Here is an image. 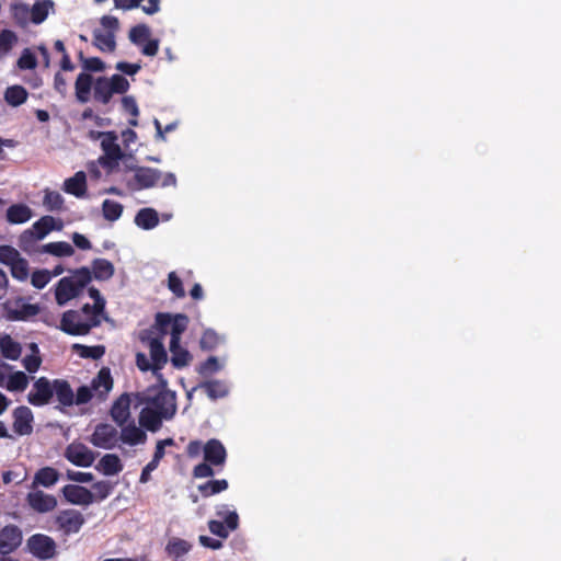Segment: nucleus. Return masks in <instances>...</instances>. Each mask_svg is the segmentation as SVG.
<instances>
[{"mask_svg": "<svg viewBox=\"0 0 561 561\" xmlns=\"http://www.w3.org/2000/svg\"><path fill=\"white\" fill-rule=\"evenodd\" d=\"M92 89L94 101L107 104L113 94H123L127 92L129 89V82L122 75H113L111 78L102 76L94 80L92 75L88 72H80L75 82L76 98L78 102H89Z\"/></svg>", "mask_w": 561, "mask_h": 561, "instance_id": "1", "label": "nucleus"}, {"mask_svg": "<svg viewBox=\"0 0 561 561\" xmlns=\"http://www.w3.org/2000/svg\"><path fill=\"white\" fill-rule=\"evenodd\" d=\"M101 322V318L90 310V304H85L79 310L65 311L59 328L69 335L79 336L89 334Z\"/></svg>", "mask_w": 561, "mask_h": 561, "instance_id": "2", "label": "nucleus"}, {"mask_svg": "<svg viewBox=\"0 0 561 561\" xmlns=\"http://www.w3.org/2000/svg\"><path fill=\"white\" fill-rule=\"evenodd\" d=\"M91 279V270L85 266L77 268L70 276L62 277L55 288L56 302L64 306L69 300L78 297Z\"/></svg>", "mask_w": 561, "mask_h": 561, "instance_id": "3", "label": "nucleus"}, {"mask_svg": "<svg viewBox=\"0 0 561 561\" xmlns=\"http://www.w3.org/2000/svg\"><path fill=\"white\" fill-rule=\"evenodd\" d=\"M114 380L108 367H102L98 375L92 379L91 387L81 386L75 393V404L82 405L91 401L93 396L100 402L107 399L110 391L113 389Z\"/></svg>", "mask_w": 561, "mask_h": 561, "instance_id": "4", "label": "nucleus"}, {"mask_svg": "<svg viewBox=\"0 0 561 561\" xmlns=\"http://www.w3.org/2000/svg\"><path fill=\"white\" fill-rule=\"evenodd\" d=\"M64 228L61 219L46 215L32 225V228L23 231L19 238V247L27 253L35 250L38 240L44 239L49 232L60 231Z\"/></svg>", "mask_w": 561, "mask_h": 561, "instance_id": "5", "label": "nucleus"}, {"mask_svg": "<svg viewBox=\"0 0 561 561\" xmlns=\"http://www.w3.org/2000/svg\"><path fill=\"white\" fill-rule=\"evenodd\" d=\"M188 317L184 313H157L156 325L162 335L170 334L173 345L181 342V336L188 325Z\"/></svg>", "mask_w": 561, "mask_h": 561, "instance_id": "6", "label": "nucleus"}, {"mask_svg": "<svg viewBox=\"0 0 561 561\" xmlns=\"http://www.w3.org/2000/svg\"><path fill=\"white\" fill-rule=\"evenodd\" d=\"M98 137H102L101 148L104 152V154L99 158V163L105 170L113 171L118 167L119 160L124 157L117 144V134L115 131L98 133Z\"/></svg>", "mask_w": 561, "mask_h": 561, "instance_id": "7", "label": "nucleus"}, {"mask_svg": "<svg viewBox=\"0 0 561 561\" xmlns=\"http://www.w3.org/2000/svg\"><path fill=\"white\" fill-rule=\"evenodd\" d=\"M28 552L38 560H49L57 554L56 541L44 534H34L26 540Z\"/></svg>", "mask_w": 561, "mask_h": 561, "instance_id": "8", "label": "nucleus"}, {"mask_svg": "<svg viewBox=\"0 0 561 561\" xmlns=\"http://www.w3.org/2000/svg\"><path fill=\"white\" fill-rule=\"evenodd\" d=\"M84 523V516L79 511L72 508L60 511L55 517L57 528L65 536L79 533Z\"/></svg>", "mask_w": 561, "mask_h": 561, "instance_id": "9", "label": "nucleus"}, {"mask_svg": "<svg viewBox=\"0 0 561 561\" xmlns=\"http://www.w3.org/2000/svg\"><path fill=\"white\" fill-rule=\"evenodd\" d=\"M89 440L94 447L113 449L118 443V431L108 423H99Z\"/></svg>", "mask_w": 561, "mask_h": 561, "instance_id": "10", "label": "nucleus"}, {"mask_svg": "<svg viewBox=\"0 0 561 561\" xmlns=\"http://www.w3.org/2000/svg\"><path fill=\"white\" fill-rule=\"evenodd\" d=\"M53 397V381L46 377H39L34 381L33 389L27 394V401L34 407H44L50 403Z\"/></svg>", "mask_w": 561, "mask_h": 561, "instance_id": "11", "label": "nucleus"}, {"mask_svg": "<svg viewBox=\"0 0 561 561\" xmlns=\"http://www.w3.org/2000/svg\"><path fill=\"white\" fill-rule=\"evenodd\" d=\"M68 461L78 467H90L95 460L94 453L82 443H71L65 450Z\"/></svg>", "mask_w": 561, "mask_h": 561, "instance_id": "12", "label": "nucleus"}, {"mask_svg": "<svg viewBox=\"0 0 561 561\" xmlns=\"http://www.w3.org/2000/svg\"><path fill=\"white\" fill-rule=\"evenodd\" d=\"M151 408L164 420H171L176 412L175 393L169 390L159 391L150 401Z\"/></svg>", "mask_w": 561, "mask_h": 561, "instance_id": "13", "label": "nucleus"}, {"mask_svg": "<svg viewBox=\"0 0 561 561\" xmlns=\"http://www.w3.org/2000/svg\"><path fill=\"white\" fill-rule=\"evenodd\" d=\"M13 431L20 436L30 435L33 432V412L28 407L21 405L14 409L13 413Z\"/></svg>", "mask_w": 561, "mask_h": 561, "instance_id": "14", "label": "nucleus"}, {"mask_svg": "<svg viewBox=\"0 0 561 561\" xmlns=\"http://www.w3.org/2000/svg\"><path fill=\"white\" fill-rule=\"evenodd\" d=\"M22 542V531L15 525H7L0 529V554L13 552Z\"/></svg>", "mask_w": 561, "mask_h": 561, "instance_id": "15", "label": "nucleus"}, {"mask_svg": "<svg viewBox=\"0 0 561 561\" xmlns=\"http://www.w3.org/2000/svg\"><path fill=\"white\" fill-rule=\"evenodd\" d=\"M26 501L33 511L42 514L51 512L57 507V499L41 490L30 492L26 496Z\"/></svg>", "mask_w": 561, "mask_h": 561, "instance_id": "16", "label": "nucleus"}, {"mask_svg": "<svg viewBox=\"0 0 561 561\" xmlns=\"http://www.w3.org/2000/svg\"><path fill=\"white\" fill-rule=\"evenodd\" d=\"M61 492L66 501L75 505H90L94 502V494L81 485L67 484Z\"/></svg>", "mask_w": 561, "mask_h": 561, "instance_id": "17", "label": "nucleus"}, {"mask_svg": "<svg viewBox=\"0 0 561 561\" xmlns=\"http://www.w3.org/2000/svg\"><path fill=\"white\" fill-rule=\"evenodd\" d=\"M204 460L214 467H222L226 463L227 451L222 443L216 438L209 439L203 447Z\"/></svg>", "mask_w": 561, "mask_h": 561, "instance_id": "18", "label": "nucleus"}, {"mask_svg": "<svg viewBox=\"0 0 561 561\" xmlns=\"http://www.w3.org/2000/svg\"><path fill=\"white\" fill-rule=\"evenodd\" d=\"M130 396L129 393H122L112 404L110 415L112 420L118 425H125L130 417Z\"/></svg>", "mask_w": 561, "mask_h": 561, "instance_id": "19", "label": "nucleus"}, {"mask_svg": "<svg viewBox=\"0 0 561 561\" xmlns=\"http://www.w3.org/2000/svg\"><path fill=\"white\" fill-rule=\"evenodd\" d=\"M239 526V516L237 512H229L225 517V523L216 519L208 522L209 531L218 536L219 538L226 539L229 536V531H233Z\"/></svg>", "mask_w": 561, "mask_h": 561, "instance_id": "20", "label": "nucleus"}, {"mask_svg": "<svg viewBox=\"0 0 561 561\" xmlns=\"http://www.w3.org/2000/svg\"><path fill=\"white\" fill-rule=\"evenodd\" d=\"M161 0H114L115 8L133 10L140 8L146 14L152 15L160 11Z\"/></svg>", "mask_w": 561, "mask_h": 561, "instance_id": "21", "label": "nucleus"}, {"mask_svg": "<svg viewBox=\"0 0 561 561\" xmlns=\"http://www.w3.org/2000/svg\"><path fill=\"white\" fill-rule=\"evenodd\" d=\"M121 427L122 430L121 433L118 434V440H121L122 443L129 446H136L146 443V432L140 427L136 426L134 422L127 425H123Z\"/></svg>", "mask_w": 561, "mask_h": 561, "instance_id": "22", "label": "nucleus"}, {"mask_svg": "<svg viewBox=\"0 0 561 561\" xmlns=\"http://www.w3.org/2000/svg\"><path fill=\"white\" fill-rule=\"evenodd\" d=\"M162 178L159 170L147 167H139L135 170L134 179L139 188H149L157 185Z\"/></svg>", "mask_w": 561, "mask_h": 561, "instance_id": "23", "label": "nucleus"}, {"mask_svg": "<svg viewBox=\"0 0 561 561\" xmlns=\"http://www.w3.org/2000/svg\"><path fill=\"white\" fill-rule=\"evenodd\" d=\"M53 387L56 400L61 407H71L75 404V392L67 380L54 379Z\"/></svg>", "mask_w": 561, "mask_h": 561, "instance_id": "24", "label": "nucleus"}, {"mask_svg": "<svg viewBox=\"0 0 561 561\" xmlns=\"http://www.w3.org/2000/svg\"><path fill=\"white\" fill-rule=\"evenodd\" d=\"M148 346L150 351V359L152 362V370L161 369L168 360V355L161 339H150Z\"/></svg>", "mask_w": 561, "mask_h": 561, "instance_id": "25", "label": "nucleus"}, {"mask_svg": "<svg viewBox=\"0 0 561 561\" xmlns=\"http://www.w3.org/2000/svg\"><path fill=\"white\" fill-rule=\"evenodd\" d=\"M64 191L76 197L84 196L87 192V175L83 171H78L73 176L64 182Z\"/></svg>", "mask_w": 561, "mask_h": 561, "instance_id": "26", "label": "nucleus"}, {"mask_svg": "<svg viewBox=\"0 0 561 561\" xmlns=\"http://www.w3.org/2000/svg\"><path fill=\"white\" fill-rule=\"evenodd\" d=\"M95 468L104 476H115L123 470L124 466L116 454H105Z\"/></svg>", "mask_w": 561, "mask_h": 561, "instance_id": "27", "label": "nucleus"}, {"mask_svg": "<svg viewBox=\"0 0 561 561\" xmlns=\"http://www.w3.org/2000/svg\"><path fill=\"white\" fill-rule=\"evenodd\" d=\"M163 419L164 417L151 407L144 408L139 414V424L147 431L154 433L162 426Z\"/></svg>", "mask_w": 561, "mask_h": 561, "instance_id": "28", "label": "nucleus"}, {"mask_svg": "<svg viewBox=\"0 0 561 561\" xmlns=\"http://www.w3.org/2000/svg\"><path fill=\"white\" fill-rule=\"evenodd\" d=\"M93 45L104 53H113L116 49V41L113 32H105L101 28L93 31Z\"/></svg>", "mask_w": 561, "mask_h": 561, "instance_id": "29", "label": "nucleus"}, {"mask_svg": "<svg viewBox=\"0 0 561 561\" xmlns=\"http://www.w3.org/2000/svg\"><path fill=\"white\" fill-rule=\"evenodd\" d=\"M191 549L192 545L188 541L178 537L171 538L165 546V552L173 561H180Z\"/></svg>", "mask_w": 561, "mask_h": 561, "instance_id": "30", "label": "nucleus"}, {"mask_svg": "<svg viewBox=\"0 0 561 561\" xmlns=\"http://www.w3.org/2000/svg\"><path fill=\"white\" fill-rule=\"evenodd\" d=\"M91 275L96 280H108L115 272L113 263L106 259H94L91 263Z\"/></svg>", "mask_w": 561, "mask_h": 561, "instance_id": "31", "label": "nucleus"}, {"mask_svg": "<svg viewBox=\"0 0 561 561\" xmlns=\"http://www.w3.org/2000/svg\"><path fill=\"white\" fill-rule=\"evenodd\" d=\"M59 479V472L53 467H43L38 469L33 479V486L42 485L44 488H50L57 483Z\"/></svg>", "mask_w": 561, "mask_h": 561, "instance_id": "32", "label": "nucleus"}, {"mask_svg": "<svg viewBox=\"0 0 561 561\" xmlns=\"http://www.w3.org/2000/svg\"><path fill=\"white\" fill-rule=\"evenodd\" d=\"M32 217V209L25 204H13L7 209V220L10 224H24Z\"/></svg>", "mask_w": 561, "mask_h": 561, "instance_id": "33", "label": "nucleus"}, {"mask_svg": "<svg viewBox=\"0 0 561 561\" xmlns=\"http://www.w3.org/2000/svg\"><path fill=\"white\" fill-rule=\"evenodd\" d=\"M135 224L145 230L153 229L159 224V216L153 208H141L135 216Z\"/></svg>", "mask_w": 561, "mask_h": 561, "instance_id": "34", "label": "nucleus"}, {"mask_svg": "<svg viewBox=\"0 0 561 561\" xmlns=\"http://www.w3.org/2000/svg\"><path fill=\"white\" fill-rule=\"evenodd\" d=\"M0 350L4 358L16 360L22 353L21 344L14 341L10 335H4L0 340Z\"/></svg>", "mask_w": 561, "mask_h": 561, "instance_id": "35", "label": "nucleus"}, {"mask_svg": "<svg viewBox=\"0 0 561 561\" xmlns=\"http://www.w3.org/2000/svg\"><path fill=\"white\" fill-rule=\"evenodd\" d=\"M28 93L22 85H11L4 92V100L11 106H20L26 102Z\"/></svg>", "mask_w": 561, "mask_h": 561, "instance_id": "36", "label": "nucleus"}, {"mask_svg": "<svg viewBox=\"0 0 561 561\" xmlns=\"http://www.w3.org/2000/svg\"><path fill=\"white\" fill-rule=\"evenodd\" d=\"M54 7V2L51 0H42L37 1L30 8L31 13V22L34 24L43 23L49 13V10Z\"/></svg>", "mask_w": 561, "mask_h": 561, "instance_id": "37", "label": "nucleus"}, {"mask_svg": "<svg viewBox=\"0 0 561 561\" xmlns=\"http://www.w3.org/2000/svg\"><path fill=\"white\" fill-rule=\"evenodd\" d=\"M229 484L226 479L209 480L197 486L198 492L203 497H209L228 489Z\"/></svg>", "mask_w": 561, "mask_h": 561, "instance_id": "38", "label": "nucleus"}, {"mask_svg": "<svg viewBox=\"0 0 561 561\" xmlns=\"http://www.w3.org/2000/svg\"><path fill=\"white\" fill-rule=\"evenodd\" d=\"M42 252L62 257L71 256L75 253L73 247L66 241L49 242L42 247Z\"/></svg>", "mask_w": 561, "mask_h": 561, "instance_id": "39", "label": "nucleus"}, {"mask_svg": "<svg viewBox=\"0 0 561 561\" xmlns=\"http://www.w3.org/2000/svg\"><path fill=\"white\" fill-rule=\"evenodd\" d=\"M171 363L175 368H182L188 365L192 356L190 352L181 346L180 343L173 345L170 342Z\"/></svg>", "mask_w": 561, "mask_h": 561, "instance_id": "40", "label": "nucleus"}, {"mask_svg": "<svg viewBox=\"0 0 561 561\" xmlns=\"http://www.w3.org/2000/svg\"><path fill=\"white\" fill-rule=\"evenodd\" d=\"M150 27L141 23L129 30L128 38L134 45L141 47L150 38Z\"/></svg>", "mask_w": 561, "mask_h": 561, "instance_id": "41", "label": "nucleus"}, {"mask_svg": "<svg viewBox=\"0 0 561 561\" xmlns=\"http://www.w3.org/2000/svg\"><path fill=\"white\" fill-rule=\"evenodd\" d=\"M72 350L81 358L100 359L105 354L104 345L87 346V345H82V344H73Z\"/></svg>", "mask_w": 561, "mask_h": 561, "instance_id": "42", "label": "nucleus"}, {"mask_svg": "<svg viewBox=\"0 0 561 561\" xmlns=\"http://www.w3.org/2000/svg\"><path fill=\"white\" fill-rule=\"evenodd\" d=\"M10 10L13 19L19 25L25 26L31 21V11L26 3L13 2Z\"/></svg>", "mask_w": 561, "mask_h": 561, "instance_id": "43", "label": "nucleus"}, {"mask_svg": "<svg viewBox=\"0 0 561 561\" xmlns=\"http://www.w3.org/2000/svg\"><path fill=\"white\" fill-rule=\"evenodd\" d=\"M64 197L57 191L45 190L43 205L49 211H59L64 208Z\"/></svg>", "mask_w": 561, "mask_h": 561, "instance_id": "44", "label": "nucleus"}, {"mask_svg": "<svg viewBox=\"0 0 561 561\" xmlns=\"http://www.w3.org/2000/svg\"><path fill=\"white\" fill-rule=\"evenodd\" d=\"M205 389L207 396L213 399L224 398L228 394V389L220 380H210L201 385Z\"/></svg>", "mask_w": 561, "mask_h": 561, "instance_id": "45", "label": "nucleus"}, {"mask_svg": "<svg viewBox=\"0 0 561 561\" xmlns=\"http://www.w3.org/2000/svg\"><path fill=\"white\" fill-rule=\"evenodd\" d=\"M123 205L116 201L105 199L102 204L103 217L108 221L117 220L123 214Z\"/></svg>", "mask_w": 561, "mask_h": 561, "instance_id": "46", "label": "nucleus"}, {"mask_svg": "<svg viewBox=\"0 0 561 561\" xmlns=\"http://www.w3.org/2000/svg\"><path fill=\"white\" fill-rule=\"evenodd\" d=\"M28 378L23 371H15L8 378L7 389L9 391H24L27 388Z\"/></svg>", "mask_w": 561, "mask_h": 561, "instance_id": "47", "label": "nucleus"}, {"mask_svg": "<svg viewBox=\"0 0 561 561\" xmlns=\"http://www.w3.org/2000/svg\"><path fill=\"white\" fill-rule=\"evenodd\" d=\"M11 275L18 280H26L30 275L28 262L26 259L20 256L11 266Z\"/></svg>", "mask_w": 561, "mask_h": 561, "instance_id": "48", "label": "nucleus"}, {"mask_svg": "<svg viewBox=\"0 0 561 561\" xmlns=\"http://www.w3.org/2000/svg\"><path fill=\"white\" fill-rule=\"evenodd\" d=\"M219 341V335L214 330L207 329L203 332L199 345L202 350L211 351L218 346Z\"/></svg>", "mask_w": 561, "mask_h": 561, "instance_id": "49", "label": "nucleus"}, {"mask_svg": "<svg viewBox=\"0 0 561 561\" xmlns=\"http://www.w3.org/2000/svg\"><path fill=\"white\" fill-rule=\"evenodd\" d=\"M88 291L89 296L94 300V304L90 305V310L101 318L105 309V300L95 287H90Z\"/></svg>", "mask_w": 561, "mask_h": 561, "instance_id": "50", "label": "nucleus"}, {"mask_svg": "<svg viewBox=\"0 0 561 561\" xmlns=\"http://www.w3.org/2000/svg\"><path fill=\"white\" fill-rule=\"evenodd\" d=\"M80 59L82 60V67L87 71L92 72H102L105 70V64L104 61L99 57H89L84 58L83 54H79Z\"/></svg>", "mask_w": 561, "mask_h": 561, "instance_id": "51", "label": "nucleus"}, {"mask_svg": "<svg viewBox=\"0 0 561 561\" xmlns=\"http://www.w3.org/2000/svg\"><path fill=\"white\" fill-rule=\"evenodd\" d=\"M168 288L176 298H183L185 296L182 279L175 272H170L168 275Z\"/></svg>", "mask_w": 561, "mask_h": 561, "instance_id": "52", "label": "nucleus"}, {"mask_svg": "<svg viewBox=\"0 0 561 561\" xmlns=\"http://www.w3.org/2000/svg\"><path fill=\"white\" fill-rule=\"evenodd\" d=\"M39 312V307L33 304H22V306L13 311V318L15 320H26L31 317H35Z\"/></svg>", "mask_w": 561, "mask_h": 561, "instance_id": "53", "label": "nucleus"}, {"mask_svg": "<svg viewBox=\"0 0 561 561\" xmlns=\"http://www.w3.org/2000/svg\"><path fill=\"white\" fill-rule=\"evenodd\" d=\"M21 256L20 252L11 245L0 247V262L9 267Z\"/></svg>", "mask_w": 561, "mask_h": 561, "instance_id": "54", "label": "nucleus"}, {"mask_svg": "<svg viewBox=\"0 0 561 561\" xmlns=\"http://www.w3.org/2000/svg\"><path fill=\"white\" fill-rule=\"evenodd\" d=\"M51 279L48 270H36L31 276V284L37 289L44 288Z\"/></svg>", "mask_w": 561, "mask_h": 561, "instance_id": "55", "label": "nucleus"}, {"mask_svg": "<svg viewBox=\"0 0 561 561\" xmlns=\"http://www.w3.org/2000/svg\"><path fill=\"white\" fill-rule=\"evenodd\" d=\"M92 489L94 490V499L103 501L112 493L113 485L108 481H98L92 485Z\"/></svg>", "mask_w": 561, "mask_h": 561, "instance_id": "56", "label": "nucleus"}, {"mask_svg": "<svg viewBox=\"0 0 561 561\" xmlns=\"http://www.w3.org/2000/svg\"><path fill=\"white\" fill-rule=\"evenodd\" d=\"M220 369V364L215 356L208 357L204 363L201 364L198 373L203 376H209L217 373Z\"/></svg>", "mask_w": 561, "mask_h": 561, "instance_id": "57", "label": "nucleus"}, {"mask_svg": "<svg viewBox=\"0 0 561 561\" xmlns=\"http://www.w3.org/2000/svg\"><path fill=\"white\" fill-rule=\"evenodd\" d=\"M173 445H174V439L171 437L158 440L151 461L159 466L161 459L165 455V450H164L165 446H173Z\"/></svg>", "mask_w": 561, "mask_h": 561, "instance_id": "58", "label": "nucleus"}, {"mask_svg": "<svg viewBox=\"0 0 561 561\" xmlns=\"http://www.w3.org/2000/svg\"><path fill=\"white\" fill-rule=\"evenodd\" d=\"M214 466L209 462H201L193 468V477L196 479L209 478L215 474Z\"/></svg>", "mask_w": 561, "mask_h": 561, "instance_id": "59", "label": "nucleus"}, {"mask_svg": "<svg viewBox=\"0 0 561 561\" xmlns=\"http://www.w3.org/2000/svg\"><path fill=\"white\" fill-rule=\"evenodd\" d=\"M18 37L14 32L10 30H3L0 32V50L8 51L12 48Z\"/></svg>", "mask_w": 561, "mask_h": 561, "instance_id": "60", "label": "nucleus"}, {"mask_svg": "<svg viewBox=\"0 0 561 561\" xmlns=\"http://www.w3.org/2000/svg\"><path fill=\"white\" fill-rule=\"evenodd\" d=\"M18 66L21 69H34L37 66L36 57L28 49H24L18 60Z\"/></svg>", "mask_w": 561, "mask_h": 561, "instance_id": "61", "label": "nucleus"}, {"mask_svg": "<svg viewBox=\"0 0 561 561\" xmlns=\"http://www.w3.org/2000/svg\"><path fill=\"white\" fill-rule=\"evenodd\" d=\"M23 366L28 373H36L39 369V366L42 364V358L39 355L36 354H30L26 355L23 360Z\"/></svg>", "mask_w": 561, "mask_h": 561, "instance_id": "62", "label": "nucleus"}, {"mask_svg": "<svg viewBox=\"0 0 561 561\" xmlns=\"http://www.w3.org/2000/svg\"><path fill=\"white\" fill-rule=\"evenodd\" d=\"M100 23L103 27V31L113 32L114 35L119 28V21L116 16L104 15L101 18Z\"/></svg>", "mask_w": 561, "mask_h": 561, "instance_id": "63", "label": "nucleus"}, {"mask_svg": "<svg viewBox=\"0 0 561 561\" xmlns=\"http://www.w3.org/2000/svg\"><path fill=\"white\" fill-rule=\"evenodd\" d=\"M122 106H123V110L125 112L129 113L133 117H137L139 115L138 105L136 103V100L133 96H130V95L123 96Z\"/></svg>", "mask_w": 561, "mask_h": 561, "instance_id": "64", "label": "nucleus"}]
</instances>
